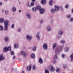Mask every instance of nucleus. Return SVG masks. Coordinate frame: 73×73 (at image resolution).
Segmentation results:
<instances>
[{
  "instance_id": "6ab92c4d",
  "label": "nucleus",
  "mask_w": 73,
  "mask_h": 73,
  "mask_svg": "<svg viewBox=\"0 0 73 73\" xmlns=\"http://www.w3.org/2000/svg\"><path fill=\"white\" fill-rule=\"evenodd\" d=\"M31 69H32L31 66H29L27 67V69L28 71H30Z\"/></svg>"
},
{
  "instance_id": "f257e3e1",
  "label": "nucleus",
  "mask_w": 73,
  "mask_h": 73,
  "mask_svg": "<svg viewBox=\"0 0 73 73\" xmlns=\"http://www.w3.org/2000/svg\"><path fill=\"white\" fill-rule=\"evenodd\" d=\"M63 46H59L56 47L55 48V53L56 54H58V52H61L63 49Z\"/></svg>"
},
{
  "instance_id": "603ef678",
  "label": "nucleus",
  "mask_w": 73,
  "mask_h": 73,
  "mask_svg": "<svg viewBox=\"0 0 73 73\" xmlns=\"http://www.w3.org/2000/svg\"><path fill=\"white\" fill-rule=\"evenodd\" d=\"M15 58H16V56H13V60H15Z\"/></svg>"
},
{
  "instance_id": "473e14b6",
  "label": "nucleus",
  "mask_w": 73,
  "mask_h": 73,
  "mask_svg": "<svg viewBox=\"0 0 73 73\" xmlns=\"http://www.w3.org/2000/svg\"><path fill=\"white\" fill-rule=\"evenodd\" d=\"M70 57L71 59V61H73V53L72 54V55L70 56Z\"/></svg>"
},
{
  "instance_id": "a19ab883",
  "label": "nucleus",
  "mask_w": 73,
  "mask_h": 73,
  "mask_svg": "<svg viewBox=\"0 0 73 73\" xmlns=\"http://www.w3.org/2000/svg\"><path fill=\"white\" fill-rule=\"evenodd\" d=\"M44 22V21L42 20H41L40 21V23L41 24H42Z\"/></svg>"
},
{
  "instance_id": "de8ad7c7",
  "label": "nucleus",
  "mask_w": 73,
  "mask_h": 73,
  "mask_svg": "<svg viewBox=\"0 0 73 73\" xmlns=\"http://www.w3.org/2000/svg\"><path fill=\"white\" fill-rule=\"evenodd\" d=\"M70 21H71V22L73 21V18H71L70 20Z\"/></svg>"
},
{
  "instance_id": "f3484780",
  "label": "nucleus",
  "mask_w": 73,
  "mask_h": 73,
  "mask_svg": "<svg viewBox=\"0 0 73 73\" xmlns=\"http://www.w3.org/2000/svg\"><path fill=\"white\" fill-rule=\"evenodd\" d=\"M32 11L34 12H36V11H37V8L36 7H33L32 8Z\"/></svg>"
},
{
  "instance_id": "69168bd1",
  "label": "nucleus",
  "mask_w": 73,
  "mask_h": 73,
  "mask_svg": "<svg viewBox=\"0 0 73 73\" xmlns=\"http://www.w3.org/2000/svg\"><path fill=\"white\" fill-rule=\"evenodd\" d=\"M31 48H32V47H29V49H31Z\"/></svg>"
},
{
  "instance_id": "bf43d9fd",
  "label": "nucleus",
  "mask_w": 73,
  "mask_h": 73,
  "mask_svg": "<svg viewBox=\"0 0 73 73\" xmlns=\"http://www.w3.org/2000/svg\"><path fill=\"white\" fill-rule=\"evenodd\" d=\"M21 73H25L24 71H23L21 72Z\"/></svg>"
},
{
  "instance_id": "423d86ee",
  "label": "nucleus",
  "mask_w": 73,
  "mask_h": 73,
  "mask_svg": "<svg viewBox=\"0 0 73 73\" xmlns=\"http://www.w3.org/2000/svg\"><path fill=\"white\" fill-rule=\"evenodd\" d=\"M39 35H40V33L38 32L37 34L36 35V37L38 41H40V37Z\"/></svg>"
},
{
  "instance_id": "3c124183",
  "label": "nucleus",
  "mask_w": 73,
  "mask_h": 73,
  "mask_svg": "<svg viewBox=\"0 0 73 73\" xmlns=\"http://www.w3.org/2000/svg\"><path fill=\"white\" fill-rule=\"evenodd\" d=\"M62 58H64L65 57V55L64 54H62L61 55Z\"/></svg>"
},
{
  "instance_id": "58836bf2",
  "label": "nucleus",
  "mask_w": 73,
  "mask_h": 73,
  "mask_svg": "<svg viewBox=\"0 0 73 73\" xmlns=\"http://www.w3.org/2000/svg\"><path fill=\"white\" fill-rule=\"evenodd\" d=\"M68 7H69V5H68V4H67L65 5V8L67 9V8H68Z\"/></svg>"
},
{
  "instance_id": "7c9ffc66",
  "label": "nucleus",
  "mask_w": 73,
  "mask_h": 73,
  "mask_svg": "<svg viewBox=\"0 0 73 73\" xmlns=\"http://www.w3.org/2000/svg\"><path fill=\"white\" fill-rule=\"evenodd\" d=\"M3 30V27L2 26L0 25V31H2Z\"/></svg>"
},
{
  "instance_id": "39448f33",
  "label": "nucleus",
  "mask_w": 73,
  "mask_h": 73,
  "mask_svg": "<svg viewBox=\"0 0 73 73\" xmlns=\"http://www.w3.org/2000/svg\"><path fill=\"white\" fill-rule=\"evenodd\" d=\"M42 48L44 50H46L48 49V44L46 43H45L42 45Z\"/></svg>"
},
{
  "instance_id": "9d476101",
  "label": "nucleus",
  "mask_w": 73,
  "mask_h": 73,
  "mask_svg": "<svg viewBox=\"0 0 73 73\" xmlns=\"http://www.w3.org/2000/svg\"><path fill=\"white\" fill-rule=\"evenodd\" d=\"M44 12H45V10L44 9H41L40 10V14H43Z\"/></svg>"
},
{
  "instance_id": "dca6fc26",
  "label": "nucleus",
  "mask_w": 73,
  "mask_h": 73,
  "mask_svg": "<svg viewBox=\"0 0 73 73\" xmlns=\"http://www.w3.org/2000/svg\"><path fill=\"white\" fill-rule=\"evenodd\" d=\"M58 35H60V36H62L63 34V32L62 31L60 30L58 31Z\"/></svg>"
},
{
  "instance_id": "7ed1b4c3",
  "label": "nucleus",
  "mask_w": 73,
  "mask_h": 73,
  "mask_svg": "<svg viewBox=\"0 0 73 73\" xmlns=\"http://www.w3.org/2000/svg\"><path fill=\"white\" fill-rule=\"evenodd\" d=\"M21 54L22 55V56H23V58H25V57H27V52H25L24 51H22L21 52Z\"/></svg>"
},
{
  "instance_id": "338daca9",
  "label": "nucleus",
  "mask_w": 73,
  "mask_h": 73,
  "mask_svg": "<svg viewBox=\"0 0 73 73\" xmlns=\"http://www.w3.org/2000/svg\"><path fill=\"white\" fill-rule=\"evenodd\" d=\"M4 1H8V0H4Z\"/></svg>"
},
{
  "instance_id": "c03bdc74",
  "label": "nucleus",
  "mask_w": 73,
  "mask_h": 73,
  "mask_svg": "<svg viewBox=\"0 0 73 73\" xmlns=\"http://www.w3.org/2000/svg\"><path fill=\"white\" fill-rule=\"evenodd\" d=\"M33 70H35L36 69V66L35 65H33Z\"/></svg>"
},
{
  "instance_id": "bb28decb",
  "label": "nucleus",
  "mask_w": 73,
  "mask_h": 73,
  "mask_svg": "<svg viewBox=\"0 0 73 73\" xmlns=\"http://www.w3.org/2000/svg\"><path fill=\"white\" fill-rule=\"evenodd\" d=\"M51 11L52 13H55V11L54 9H51Z\"/></svg>"
},
{
  "instance_id": "9b49d317",
  "label": "nucleus",
  "mask_w": 73,
  "mask_h": 73,
  "mask_svg": "<svg viewBox=\"0 0 73 73\" xmlns=\"http://www.w3.org/2000/svg\"><path fill=\"white\" fill-rule=\"evenodd\" d=\"M26 15L27 17V18H28V19H31V15H30V14H29V13H28V12L27 13Z\"/></svg>"
},
{
  "instance_id": "2eb2a0df",
  "label": "nucleus",
  "mask_w": 73,
  "mask_h": 73,
  "mask_svg": "<svg viewBox=\"0 0 73 73\" xmlns=\"http://www.w3.org/2000/svg\"><path fill=\"white\" fill-rule=\"evenodd\" d=\"M59 7L55 5V10L56 11H58V10L59 9Z\"/></svg>"
},
{
  "instance_id": "052dcab7",
  "label": "nucleus",
  "mask_w": 73,
  "mask_h": 73,
  "mask_svg": "<svg viewBox=\"0 0 73 73\" xmlns=\"http://www.w3.org/2000/svg\"><path fill=\"white\" fill-rule=\"evenodd\" d=\"M12 70L13 71H14V70H15V69H14V68H12Z\"/></svg>"
},
{
  "instance_id": "2f4dec72",
  "label": "nucleus",
  "mask_w": 73,
  "mask_h": 73,
  "mask_svg": "<svg viewBox=\"0 0 73 73\" xmlns=\"http://www.w3.org/2000/svg\"><path fill=\"white\" fill-rule=\"evenodd\" d=\"M60 43L63 44H65V42L64 40H62L60 41Z\"/></svg>"
},
{
  "instance_id": "680f3d73",
  "label": "nucleus",
  "mask_w": 73,
  "mask_h": 73,
  "mask_svg": "<svg viewBox=\"0 0 73 73\" xmlns=\"http://www.w3.org/2000/svg\"><path fill=\"white\" fill-rule=\"evenodd\" d=\"M19 12H21V10H19Z\"/></svg>"
},
{
  "instance_id": "6e6552de",
  "label": "nucleus",
  "mask_w": 73,
  "mask_h": 73,
  "mask_svg": "<svg viewBox=\"0 0 73 73\" xmlns=\"http://www.w3.org/2000/svg\"><path fill=\"white\" fill-rule=\"evenodd\" d=\"M5 60L4 57L3 56V54H1L0 55V61H1Z\"/></svg>"
},
{
  "instance_id": "f704fd0d",
  "label": "nucleus",
  "mask_w": 73,
  "mask_h": 73,
  "mask_svg": "<svg viewBox=\"0 0 73 73\" xmlns=\"http://www.w3.org/2000/svg\"><path fill=\"white\" fill-rule=\"evenodd\" d=\"M60 68H58L56 70V71L57 73H58L59 72H60Z\"/></svg>"
},
{
  "instance_id": "13d9d810",
  "label": "nucleus",
  "mask_w": 73,
  "mask_h": 73,
  "mask_svg": "<svg viewBox=\"0 0 73 73\" xmlns=\"http://www.w3.org/2000/svg\"><path fill=\"white\" fill-rule=\"evenodd\" d=\"M18 1L19 5H20V4H21V3H20V1Z\"/></svg>"
},
{
  "instance_id": "c85d7f7f",
  "label": "nucleus",
  "mask_w": 73,
  "mask_h": 73,
  "mask_svg": "<svg viewBox=\"0 0 73 73\" xmlns=\"http://www.w3.org/2000/svg\"><path fill=\"white\" fill-rule=\"evenodd\" d=\"M56 45H57V43H54V44L53 46V49H54L55 47L56 46Z\"/></svg>"
},
{
  "instance_id": "c756f323",
  "label": "nucleus",
  "mask_w": 73,
  "mask_h": 73,
  "mask_svg": "<svg viewBox=\"0 0 73 73\" xmlns=\"http://www.w3.org/2000/svg\"><path fill=\"white\" fill-rule=\"evenodd\" d=\"M68 50H69V48L68 47H66L64 49V51L66 52H68Z\"/></svg>"
},
{
  "instance_id": "6e6d98bb",
  "label": "nucleus",
  "mask_w": 73,
  "mask_h": 73,
  "mask_svg": "<svg viewBox=\"0 0 73 73\" xmlns=\"http://www.w3.org/2000/svg\"><path fill=\"white\" fill-rule=\"evenodd\" d=\"M51 23H52V21H53L54 20H53V19H51Z\"/></svg>"
},
{
  "instance_id": "72a5a7b5",
  "label": "nucleus",
  "mask_w": 73,
  "mask_h": 73,
  "mask_svg": "<svg viewBox=\"0 0 73 73\" xmlns=\"http://www.w3.org/2000/svg\"><path fill=\"white\" fill-rule=\"evenodd\" d=\"M67 17L68 19H70L71 18V15H67Z\"/></svg>"
},
{
  "instance_id": "ddd939ff",
  "label": "nucleus",
  "mask_w": 73,
  "mask_h": 73,
  "mask_svg": "<svg viewBox=\"0 0 73 73\" xmlns=\"http://www.w3.org/2000/svg\"><path fill=\"white\" fill-rule=\"evenodd\" d=\"M46 3V0H41V3L42 4H45Z\"/></svg>"
},
{
  "instance_id": "774afa93",
  "label": "nucleus",
  "mask_w": 73,
  "mask_h": 73,
  "mask_svg": "<svg viewBox=\"0 0 73 73\" xmlns=\"http://www.w3.org/2000/svg\"><path fill=\"white\" fill-rule=\"evenodd\" d=\"M18 55H19H19H20V54L19 53Z\"/></svg>"
},
{
  "instance_id": "a18cd8bd",
  "label": "nucleus",
  "mask_w": 73,
  "mask_h": 73,
  "mask_svg": "<svg viewBox=\"0 0 73 73\" xmlns=\"http://www.w3.org/2000/svg\"><path fill=\"white\" fill-rule=\"evenodd\" d=\"M27 7H31V6L29 5V2H28L27 4Z\"/></svg>"
},
{
  "instance_id": "0e129e2a",
  "label": "nucleus",
  "mask_w": 73,
  "mask_h": 73,
  "mask_svg": "<svg viewBox=\"0 0 73 73\" xmlns=\"http://www.w3.org/2000/svg\"><path fill=\"white\" fill-rule=\"evenodd\" d=\"M2 12H4V10H2Z\"/></svg>"
},
{
  "instance_id": "c9c22d12",
  "label": "nucleus",
  "mask_w": 73,
  "mask_h": 73,
  "mask_svg": "<svg viewBox=\"0 0 73 73\" xmlns=\"http://www.w3.org/2000/svg\"><path fill=\"white\" fill-rule=\"evenodd\" d=\"M7 48L8 49V51L9 50V51H11V47L9 46Z\"/></svg>"
},
{
  "instance_id": "f8f14e48",
  "label": "nucleus",
  "mask_w": 73,
  "mask_h": 73,
  "mask_svg": "<svg viewBox=\"0 0 73 73\" xmlns=\"http://www.w3.org/2000/svg\"><path fill=\"white\" fill-rule=\"evenodd\" d=\"M46 30L48 32H50L52 30L51 27H50L48 26L46 27Z\"/></svg>"
},
{
  "instance_id": "20e7f679",
  "label": "nucleus",
  "mask_w": 73,
  "mask_h": 73,
  "mask_svg": "<svg viewBox=\"0 0 73 73\" xmlns=\"http://www.w3.org/2000/svg\"><path fill=\"white\" fill-rule=\"evenodd\" d=\"M26 39L27 40H28V41H29L30 40H31L32 39V37L29 35H27L26 36Z\"/></svg>"
},
{
  "instance_id": "cd10ccee",
  "label": "nucleus",
  "mask_w": 73,
  "mask_h": 73,
  "mask_svg": "<svg viewBox=\"0 0 73 73\" xmlns=\"http://www.w3.org/2000/svg\"><path fill=\"white\" fill-rule=\"evenodd\" d=\"M36 8L38 10H40L41 9V6L40 5L37 6Z\"/></svg>"
},
{
  "instance_id": "e433bc0d",
  "label": "nucleus",
  "mask_w": 73,
  "mask_h": 73,
  "mask_svg": "<svg viewBox=\"0 0 73 73\" xmlns=\"http://www.w3.org/2000/svg\"><path fill=\"white\" fill-rule=\"evenodd\" d=\"M34 5H35V3H34V2H32V3H31V7H33V6H34Z\"/></svg>"
},
{
  "instance_id": "4c0bfd02",
  "label": "nucleus",
  "mask_w": 73,
  "mask_h": 73,
  "mask_svg": "<svg viewBox=\"0 0 73 73\" xmlns=\"http://www.w3.org/2000/svg\"><path fill=\"white\" fill-rule=\"evenodd\" d=\"M8 10H6L5 11V15H7L8 13Z\"/></svg>"
},
{
  "instance_id": "ea45409f",
  "label": "nucleus",
  "mask_w": 73,
  "mask_h": 73,
  "mask_svg": "<svg viewBox=\"0 0 73 73\" xmlns=\"http://www.w3.org/2000/svg\"><path fill=\"white\" fill-rule=\"evenodd\" d=\"M45 73H49V72L48 70H46L45 71Z\"/></svg>"
},
{
  "instance_id": "37998d69",
  "label": "nucleus",
  "mask_w": 73,
  "mask_h": 73,
  "mask_svg": "<svg viewBox=\"0 0 73 73\" xmlns=\"http://www.w3.org/2000/svg\"><path fill=\"white\" fill-rule=\"evenodd\" d=\"M14 27H15V25L13 24L11 25V27L12 28V29H13V28H14Z\"/></svg>"
},
{
  "instance_id": "a211bd4d",
  "label": "nucleus",
  "mask_w": 73,
  "mask_h": 73,
  "mask_svg": "<svg viewBox=\"0 0 73 73\" xmlns=\"http://www.w3.org/2000/svg\"><path fill=\"white\" fill-rule=\"evenodd\" d=\"M4 40L6 42H7L9 40L8 37L7 36H5L4 38Z\"/></svg>"
},
{
  "instance_id": "8fccbe9b",
  "label": "nucleus",
  "mask_w": 73,
  "mask_h": 73,
  "mask_svg": "<svg viewBox=\"0 0 73 73\" xmlns=\"http://www.w3.org/2000/svg\"><path fill=\"white\" fill-rule=\"evenodd\" d=\"M21 28H19L18 29V32H20V31H21Z\"/></svg>"
},
{
  "instance_id": "b1692460",
  "label": "nucleus",
  "mask_w": 73,
  "mask_h": 73,
  "mask_svg": "<svg viewBox=\"0 0 73 73\" xmlns=\"http://www.w3.org/2000/svg\"><path fill=\"white\" fill-rule=\"evenodd\" d=\"M19 45H18V44H14V48H15L16 49V48H17L18 47Z\"/></svg>"
},
{
  "instance_id": "09e8293b",
  "label": "nucleus",
  "mask_w": 73,
  "mask_h": 73,
  "mask_svg": "<svg viewBox=\"0 0 73 73\" xmlns=\"http://www.w3.org/2000/svg\"><path fill=\"white\" fill-rule=\"evenodd\" d=\"M63 66H64V68H66V64H64L63 65Z\"/></svg>"
},
{
  "instance_id": "0eeeda50",
  "label": "nucleus",
  "mask_w": 73,
  "mask_h": 73,
  "mask_svg": "<svg viewBox=\"0 0 73 73\" xmlns=\"http://www.w3.org/2000/svg\"><path fill=\"white\" fill-rule=\"evenodd\" d=\"M57 60V56L56 54L54 56V60L53 61V62L54 64H55L56 63V60Z\"/></svg>"
},
{
  "instance_id": "864d4df0",
  "label": "nucleus",
  "mask_w": 73,
  "mask_h": 73,
  "mask_svg": "<svg viewBox=\"0 0 73 73\" xmlns=\"http://www.w3.org/2000/svg\"><path fill=\"white\" fill-rule=\"evenodd\" d=\"M2 4H3L2 3L0 2V6H1L2 5Z\"/></svg>"
},
{
  "instance_id": "4d7b16f0",
  "label": "nucleus",
  "mask_w": 73,
  "mask_h": 73,
  "mask_svg": "<svg viewBox=\"0 0 73 73\" xmlns=\"http://www.w3.org/2000/svg\"><path fill=\"white\" fill-rule=\"evenodd\" d=\"M18 60H19V61H21V59L20 58H18Z\"/></svg>"
},
{
  "instance_id": "5fc2aeb1",
  "label": "nucleus",
  "mask_w": 73,
  "mask_h": 73,
  "mask_svg": "<svg viewBox=\"0 0 73 73\" xmlns=\"http://www.w3.org/2000/svg\"><path fill=\"white\" fill-rule=\"evenodd\" d=\"M32 1L33 2H35L36 0H32Z\"/></svg>"
},
{
  "instance_id": "f03ea898",
  "label": "nucleus",
  "mask_w": 73,
  "mask_h": 73,
  "mask_svg": "<svg viewBox=\"0 0 73 73\" xmlns=\"http://www.w3.org/2000/svg\"><path fill=\"white\" fill-rule=\"evenodd\" d=\"M9 21L8 20H5L4 22V24L5 27L4 28V31H8V26Z\"/></svg>"
},
{
  "instance_id": "5701e85b",
  "label": "nucleus",
  "mask_w": 73,
  "mask_h": 73,
  "mask_svg": "<svg viewBox=\"0 0 73 73\" xmlns=\"http://www.w3.org/2000/svg\"><path fill=\"white\" fill-rule=\"evenodd\" d=\"M4 19L3 18H0V23H3Z\"/></svg>"
},
{
  "instance_id": "79ce46f5",
  "label": "nucleus",
  "mask_w": 73,
  "mask_h": 73,
  "mask_svg": "<svg viewBox=\"0 0 73 73\" xmlns=\"http://www.w3.org/2000/svg\"><path fill=\"white\" fill-rule=\"evenodd\" d=\"M11 54L12 56H13V55H14V52H13V51H11Z\"/></svg>"
},
{
  "instance_id": "aec40b11",
  "label": "nucleus",
  "mask_w": 73,
  "mask_h": 73,
  "mask_svg": "<svg viewBox=\"0 0 73 73\" xmlns=\"http://www.w3.org/2000/svg\"><path fill=\"white\" fill-rule=\"evenodd\" d=\"M39 62L40 64H43V61H42V58H40L39 59Z\"/></svg>"
},
{
  "instance_id": "4468645a",
  "label": "nucleus",
  "mask_w": 73,
  "mask_h": 73,
  "mask_svg": "<svg viewBox=\"0 0 73 73\" xmlns=\"http://www.w3.org/2000/svg\"><path fill=\"white\" fill-rule=\"evenodd\" d=\"M31 58L32 59H35L36 58V56H35V54H31Z\"/></svg>"
},
{
  "instance_id": "393cba45",
  "label": "nucleus",
  "mask_w": 73,
  "mask_h": 73,
  "mask_svg": "<svg viewBox=\"0 0 73 73\" xmlns=\"http://www.w3.org/2000/svg\"><path fill=\"white\" fill-rule=\"evenodd\" d=\"M16 8L15 7H13L12 8V12H16Z\"/></svg>"
},
{
  "instance_id": "a878e982",
  "label": "nucleus",
  "mask_w": 73,
  "mask_h": 73,
  "mask_svg": "<svg viewBox=\"0 0 73 73\" xmlns=\"http://www.w3.org/2000/svg\"><path fill=\"white\" fill-rule=\"evenodd\" d=\"M32 50H33V52H35V51H36V46H34Z\"/></svg>"
},
{
  "instance_id": "e2e57ef3",
  "label": "nucleus",
  "mask_w": 73,
  "mask_h": 73,
  "mask_svg": "<svg viewBox=\"0 0 73 73\" xmlns=\"http://www.w3.org/2000/svg\"><path fill=\"white\" fill-rule=\"evenodd\" d=\"M50 19H52V17H50Z\"/></svg>"
},
{
  "instance_id": "412c9836",
  "label": "nucleus",
  "mask_w": 73,
  "mask_h": 73,
  "mask_svg": "<svg viewBox=\"0 0 73 73\" xmlns=\"http://www.w3.org/2000/svg\"><path fill=\"white\" fill-rule=\"evenodd\" d=\"M3 51L5 52H7V51H8V48L7 47H4L3 49Z\"/></svg>"
},
{
  "instance_id": "49530a36",
  "label": "nucleus",
  "mask_w": 73,
  "mask_h": 73,
  "mask_svg": "<svg viewBox=\"0 0 73 73\" xmlns=\"http://www.w3.org/2000/svg\"><path fill=\"white\" fill-rule=\"evenodd\" d=\"M61 37L60 35H58V39H60V38H61Z\"/></svg>"
},
{
  "instance_id": "4be33fe9",
  "label": "nucleus",
  "mask_w": 73,
  "mask_h": 73,
  "mask_svg": "<svg viewBox=\"0 0 73 73\" xmlns=\"http://www.w3.org/2000/svg\"><path fill=\"white\" fill-rule=\"evenodd\" d=\"M53 0H51L49 2V5H50V6H52V5L53 4Z\"/></svg>"
},
{
  "instance_id": "1a4fd4ad",
  "label": "nucleus",
  "mask_w": 73,
  "mask_h": 73,
  "mask_svg": "<svg viewBox=\"0 0 73 73\" xmlns=\"http://www.w3.org/2000/svg\"><path fill=\"white\" fill-rule=\"evenodd\" d=\"M50 70L52 72H54L55 70V68H53V66L52 65H50Z\"/></svg>"
}]
</instances>
